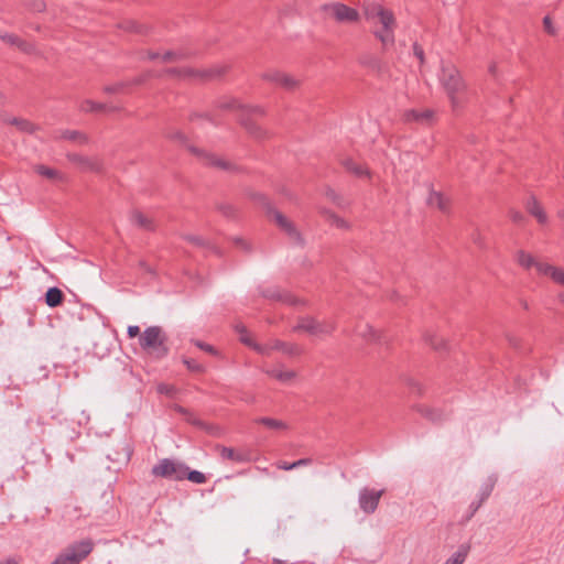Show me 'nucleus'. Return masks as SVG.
<instances>
[{"label": "nucleus", "instance_id": "1", "mask_svg": "<svg viewBox=\"0 0 564 564\" xmlns=\"http://www.w3.org/2000/svg\"><path fill=\"white\" fill-rule=\"evenodd\" d=\"M440 80L449 99L453 111L462 110L470 98V91L458 69L453 65H443Z\"/></svg>", "mask_w": 564, "mask_h": 564}, {"label": "nucleus", "instance_id": "2", "mask_svg": "<svg viewBox=\"0 0 564 564\" xmlns=\"http://www.w3.org/2000/svg\"><path fill=\"white\" fill-rule=\"evenodd\" d=\"M140 346L150 356L154 358H163L167 355L166 336L159 326L148 327L139 338Z\"/></svg>", "mask_w": 564, "mask_h": 564}, {"label": "nucleus", "instance_id": "3", "mask_svg": "<svg viewBox=\"0 0 564 564\" xmlns=\"http://www.w3.org/2000/svg\"><path fill=\"white\" fill-rule=\"evenodd\" d=\"M94 550V542L84 539L65 547L51 564H78Z\"/></svg>", "mask_w": 564, "mask_h": 564}, {"label": "nucleus", "instance_id": "4", "mask_svg": "<svg viewBox=\"0 0 564 564\" xmlns=\"http://www.w3.org/2000/svg\"><path fill=\"white\" fill-rule=\"evenodd\" d=\"M170 74L177 75L184 78H197L200 80L220 78L226 72V65H215L206 69H195L191 67L171 68L167 70Z\"/></svg>", "mask_w": 564, "mask_h": 564}, {"label": "nucleus", "instance_id": "5", "mask_svg": "<svg viewBox=\"0 0 564 564\" xmlns=\"http://www.w3.org/2000/svg\"><path fill=\"white\" fill-rule=\"evenodd\" d=\"M187 474V466L176 463L169 458L161 459L152 468V475L155 477L183 480Z\"/></svg>", "mask_w": 564, "mask_h": 564}, {"label": "nucleus", "instance_id": "6", "mask_svg": "<svg viewBox=\"0 0 564 564\" xmlns=\"http://www.w3.org/2000/svg\"><path fill=\"white\" fill-rule=\"evenodd\" d=\"M335 328L332 322H319L314 317H301L293 327V332H305L312 336H323L330 334Z\"/></svg>", "mask_w": 564, "mask_h": 564}, {"label": "nucleus", "instance_id": "7", "mask_svg": "<svg viewBox=\"0 0 564 564\" xmlns=\"http://www.w3.org/2000/svg\"><path fill=\"white\" fill-rule=\"evenodd\" d=\"M273 351H281L289 357H296L303 352V349L295 343H286L280 339H271L261 344V347H257V352L263 356H270Z\"/></svg>", "mask_w": 564, "mask_h": 564}, {"label": "nucleus", "instance_id": "8", "mask_svg": "<svg viewBox=\"0 0 564 564\" xmlns=\"http://www.w3.org/2000/svg\"><path fill=\"white\" fill-rule=\"evenodd\" d=\"M321 9L324 12L330 13L340 23H351L359 20V13L356 9L340 2L326 3Z\"/></svg>", "mask_w": 564, "mask_h": 564}, {"label": "nucleus", "instance_id": "9", "mask_svg": "<svg viewBox=\"0 0 564 564\" xmlns=\"http://www.w3.org/2000/svg\"><path fill=\"white\" fill-rule=\"evenodd\" d=\"M383 494L384 490L362 488L358 498L360 509L367 514L373 513Z\"/></svg>", "mask_w": 564, "mask_h": 564}, {"label": "nucleus", "instance_id": "10", "mask_svg": "<svg viewBox=\"0 0 564 564\" xmlns=\"http://www.w3.org/2000/svg\"><path fill=\"white\" fill-rule=\"evenodd\" d=\"M262 77L263 79L281 86L286 90H294L300 85V80L297 78L280 70H268Z\"/></svg>", "mask_w": 564, "mask_h": 564}, {"label": "nucleus", "instance_id": "11", "mask_svg": "<svg viewBox=\"0 0 564 564\" xmlns=\"http://www.w3.org/2000/svg\"><path fill=\"white\" fill-rule=\"evenodd\" d=\"M378 20L382 24V30L376 33L377 37L383 45L392 44L394 28V18L392 12L384 9Z\"/></svg>", "mask_w": 564, "mask_h": 564}, {"label": "nucleus", "instance_id": "12", "mask_svg": "<svg viewBox=\"0 0 564 564\" xmlns=\"http://www.w3.org/2000/svg\"><path fill=\"white\" fill-rule=\"evenodd\" d=\"M189 149L193 153H195L202 160L203 163H205L207 165H212V166L218 167L220 170H230L231 169V164L223 158H218L214 154L207 153V152L196 149V148H189Z\"/></svg>", "mask_w": 564, "mask_h": 564}, {"label": "nucleus", "instance_id": "13", "mask_svg": "<svg viewBox=\"0 0 564 564\" xmlns=\"http://www.w3.org/2000/svg\"><path fill=\"white\" fill-rule=\"evenodd\" d=\"M67 158L83 171L97 172L101 166L100 162L95 158H88L77 153H69Z\"/></svg>", "mask_w": 564, "mask_h": 564}, {"label": "nucleus", "instance_id": "14", "mask_svg": "<svg viewBox=\"0 0 564 564\" xmlns=\"http://www.w3.org/2000/svg\"><path fill=\"white\" fill-rule=\"evenodd\" d=\"M274 220L276 225L289 235V237L296 243H302L300 232L294 227L293 223L284 217L281 213L274 212Z\"/></svg>", "mask_w": 564, "mask_h": 564}, {"label": "nucleus", "instance_id": "15", "mask_svg": "<svg viewBox=\"0 0 564 564\" xmlns=\"http://www.w3.org/2000/svg\"><path fill=\"white\" fill-rule=\"evenodd\" d=\"M434 112L430 109L415 110L411 109L404 112L403 119L405 122H417L421 124H429L433 119Z\"/></svg>", "mask_w": 564, "mask_h": 564}, {"label": "nucleus", "instance_id": "16", "mask_svg": "<svg viewBox=\"0 0 564 564\" xmlns=\"http://www.w3.org/2000/svg\"><path fill=\"white\" fill-rule=\"evenodd\" d=\"M0 39L9 45L17 46L24 53L31 54L35 51L34 46L31 43H28L14 34H0Z\"/></svg>", "mask_w": 564, "mask_h": 564}, {"label": "nucleus", "instance_id": "17", "mask_svg": "<svg viewBox=\"0 0 564 564\" xmlns=\"http://www.w3.org/2000/svg\"><path fill=\"white\" fill-rule=\"evenodd\" d=\"M131 221L140 229L152 231L155 229L154 220L141 212L134 210L131 214Z\"/></svg>", "mask_w": 564, "mask_h": 564}, {"label": "nucleus", "instance_id": "18", "mask_svg": "<svg viewBox=\"0 0 564 564\" xmlns=\"http://www.w3.org/2000/svg\"><path fill=\"white\" fill-rule=\"evenodd\" d=\"M356 334L367 341L381 343V335L368 324H359L356 327Z\"/></svg>", "mask_w": 564, "mask_h": 564}, {"label": "nucleus", "instance_id": "19", "mask_svg": "<svg viewBox=\"0 0 564 564\" xmlns=\"http://www.w3.org/2000/svg\"><path fill=\"white\" fill-rule=\"evenodd\" d=\"M217 451L223 459H227L235 463L248 462V457L245 454L239 453L231 447L217 446Z\"/></svg>", "mask_w": 564, "mask_h": 564}, {"label": "nucleus", "instance_id": "20", "mask_svg": "<svg viewBox=\"0 0 564 564\" xmlns=\"http://www.w3.org/2000/svg\"><path fill=\"white\" fill-rule=\"evenodd\" d=\"M341 164L348 172L352 173L358 177L370 176V172L365 165L355 162L350 158L344 159L341 161Z\"/></svg>", "mask_w": 564, "mask_h": 564}, {"label": "nucleus", "instance_id": "21", "mask_svg": "<svg viewBox=\"0 0 564 564\" xmlns=\"http://www.w3.org/2000/svg\"><path fill=\"white\" fill-rule=\"evenodd\" d=\"M417 411L423 416H425L426 419H429L430 421H432L434 423H440L446 419V414L442 410L436 409V408H431L427 405H420L417 408Z\"/></svg>", "mask_w": 564, "mask_h": 564}, {"label": "nucleus", "instance_id": "22", "mask_svg": "<svg viewBox=\"0 0 564 564\" xmlns=\"http://www.w3.org/2000/svg\"><path fill=\"white\" fill-rule=\"evenodd\" d=\"M427 204L436 207L442 212H447L449 203L448 199L440 192L431 191L427 197Z\"/></svg>", "mask_w": 564, "mask_h": 564}, {"label": "nucleus", "instance_id": "23", "mask_svg": "<svg viewBox=\"0 0 564 564\" xmlns=\"http://www.w3.org/2000/svg\"><path fill=\"white\" fill-rule=\"evenodd\" d=\"M527 209L528 212L536 218V220L540 223V224H545L546 220H547V217H546V214L544 212V209L542 208V206L539 204V202L534 198V197H531L528 203H527Z\"/></svg>", "mask_w": 564, "mask_h": 564}, {"label": "nucleus", "instance_id": "24", "mask_svg": "<svg viewBox=\"0 0 564 564\" xmlns=\"http://www.w3.org/2000/svg\"><path fill=\"white\" fill-rule=\"evenodd\" d=\"M268 376L279 380L280 382L286 383L295 379L296 372L293 370H282V369H264L263 370Z\"/></svg>", "mask_w": 564, "mask_h": 564}, {"label": "nucleus", "instance_id": "25", "mask_svg": "<svg viewBox=\"0 0 564 564\" xmlns=\"http://www.w3.org/2000/svg\"><path fill=\"white\" fill-rule=\"evenodd\" d=\"M64 294L63 292L56 288H50L45 293V303L50 307H57L63 303Z\"/></svg>", "mask_w": 564, "mask_h": 564}, {"label": "nucleus", "instance_id": "26", "mask_svg": "<svg viewBox=\"0 0 564 564\" xmlns=\"http://www.w3.org/2000/svg\"><path fill=\"white\" fill-rule=\"evenodd\" d=\"M79 108L84 112H102L113 110V108L108 107L106 104L96 102L90 99L82 101Z\"/></svg>", "mask_w": 564, "mask_h": 564}, {"label": "nucleus", "instance_id": "27", "mask_svg": "<svg viewBox=\"0 0 564 564\" xmlns=\"http://www.w3.org/2000/svg\"><path fill=\"white\" fill-rule=\"evenodd\" d=\"M148 75L139 76L134 78L132 82H121L116 85H110L105 87V91L108 94H118L121 93L129 85H139L142 84Z\"/></svg>", "mask_w": 564, "mask_h": 564}, {"label": "nucleus", "instance_id": "28", "mask_svg": "<svg viewBox=\"0 0 564 564\" xmlns=\"http://www.w3.org/2000/svg\"><path fill=\"white\" fill-rule=\"evenodd\" d=\"M322 214L325 216L326 220L332 226H335L336 228H339V229H349L350 228L349 224L344 218L336 215L335 213H333L328 209H323Z\"/></svg>", "mask_w": 564, "mask_h": 564}, {"label": "nucleus", "instance_id": "29", "mask_svg": "<svg viewBox=\"0 0 564 564\" xmlns=\"http://www.w3.org/2000/svg\"><path fill=\"white\" fill-rule=\"evenodd\" d=\"M468 544L459 545L458 550L445 562V564H463L469 553Z\"/></svg>", "mask_w": 564, "mask_h": 564}, {"label": "nucleus", "instance_id": "30", "mask_svg": "<svg viewBox=\"0 0 564 564\" xmlns=\"http://www.w3.org/2000/svg\"><path fill=\"white\" fill-rule=\"evenodd\" d=\"M256 423L262 424V425L267 426L270 430L280 431V430H286L288 429V424L284 421L272 419V417H265V416L259 417V419L256 420Z\"/></svg>", "mask_w": 564, "mask_h": 564}, {"label": "nucleus", "instance_id": "31", "mask_svg": "<svg viewBox=\"0 0 564 564\" xmlns=\"http://www.w3.org/2000/svg\"><path fill=\"white\" fill-rule=\"evenodd\" d=\"M34 170L37 174H40L41 176L46 177L48 180H53V181H62L63 180V175L57 170L51 169L48 166L40 164V165H36L34 167Z\"/></svg>", "mask_w": 564, "mask_h": 564}, {"label": "nucleus", "instance_id": "32", "mask_svg": "<svg viewBox=\"0 0 564 564\" xmlns=\"http://www.w3.org/2000/svg\"><path fill=\"white\" fill-rule=\"evenodd\" d=\"M236 330L240 334V341L246 346L252 348L257 351V347H261V344L256 343L251 336L248 334L246 327L243 325H237Z\"/></svg>", "mask_w": 564, "mask_h": 564}, {"label": "nucleus", "instance_id": "33", "mask_svg": "<svg viewBox=\"0 0 564 564\" xmlns=\"http://www.w3.org/2000/svg\"><path fill=\"white\" fill-rule=\"evenodd\" d=\"M517 262L522 268L530 269L532 267H535L536 260L533 258L532 254H530L523 250H520L517 252Z\"/></svg>", "mask_w": 564, "mask_h": 564}, {"label": "nucleus", "instance_id": "34", "mask_svg": "<svg viewBox=\"0 0 564 564\" xmlns=\"http://www.w3.org/2000/svg\"><path fill=\"white\" fill-rule=\"evenodd\" d=\"M263 296L272 300L291 303V296L289 294L281 293L278 289H268L267 291H263Z\"/></svg>", "mask_w": 564, "mask_h": 564}, {"label": "nucleus", "instance_id": "35", "mask_svg": "<svg viewBox=\"0 0 564 564\" xmlns=\"http://www.w3.org/2000/svg\"><path fill=\"white\" fill-rule=\"evenodd\" d=\"M242 124L246 127L247 131L257 139L263 138L265 135V131L254 122L242 120Z\"/></svg>", "mask_w": 564, "mask_h": 564}, {"label": "nucleus", "instance_id": "36", "mask_svg": "<svg viewBox=\"0 0 564 564\" xmlns=\"http://www.w3.org/2000/svg\"><path fill=\"white\" fill-rule=\"evenodd\" d=\"M383 10L384 8H382L380 4L372 3L365 8V14L367 19L373 20L378 19Z\"/></svg>", "mask_w": 564, "mask_h": 564}, {"label": "nucleus", "instance_id": "37", "mask_svg": "<svg viewBox=\"0 0 564 564\" xmlns=\"http://www.w3.org/2000/svg\"><path fill=\"white\" fill-rule=\"evenodd\" d=\"M9 122L11 124L15 126L21 131H24V132H32L33 131V124L30 121L25 120V119L13 118Z\"/></svg>", "mask_w": 564, "mask_h": 564}, {"label": "nucleus", "instance_id": "38", "mask_svg": "<svg viewBox=\"0 0 564 564\" xmlns=\"http://www.w3.org/2000/svg\"><path fill=\"white\" fill-rule=\"evenodd\" d=\"M189 481L194 484H205L206 482V476L198 471V470H189L187 468V474L185 476Z\"/></svg>", "mask_w": 564, "mask_h": 564}, {"label": "nucleus", "instance_id": "39", "mask_svg": "<svg viewBox=\"0 0 564 564\" xmlns=\"http://www.w3.org/2000/svg\"><path fill=\"white\" fill-rule=\"evenodd\" d=\"M536 271L542 274V275H547L550 278H552V272L553 270L555 269L554 265L552 264H549V263H543V262H538L535 263V267Z\"/></svg>", "mask_w": 564, "mask_h": 564}, {"label": "nucleus", "instance_id": "40", "mask_svg": "<svg viewBox=\"0 0 564 564\" xmlns=\"http://www.w3.org/2000/svg\"><path fill=\"white\" fill-rule=\"evenodd\" d=\"M165 135L170 140L177 141V142L183 143V144L186 143V137L180 130H169V131H166Z\"/></svg>", "mask_w": 564, "mask_h": 564}, {"label": "nucleus", "instance_id": "41", "mask_svg": "<svg viewBox=\"0 0 564 564\" xmlns=\"http://www.w3.org/2000/svg\"><path fill=\"white\" fill-rule=\"evenodd\" d=\"M63 137L78 143H85L87 141V138L78 131H66Z\"/></svg>", "mask_w": 564, "mask_h": 564}, {"label": "nucleus", "instance_id": "42", "mask_svg": "<svg viewBox=\"0 0 564 564\" xmlns=\"http://www.w3.org/2000/svg\"><path fill=\"white\" fill-rule=\"evenodd\" d=\"M183 362L186 365L187 369L193 372H203L205 370V368L194 359L185 358Z\"/></svg>", "mask_w": 564, "mask_h": 564}, {"label": "nucleus", "instance_id": "43", "mask_svg": "<svg viewBox=\"0 0 564 564\" xmlns=\"http://www.w3.org/2000/svg\"><path fill=\"white\" fill-rule=\"evenodd\" d=\"M425 340L434 348V349H443L446 347L445 341L442 338H438L437 336H429L425 338Z\"/></svg>", "mask_w": 564, "mask_h": 564}, {"label": "nucleus", "instance_id": "44", "mask_svg": "<svg viewBox=\"0 0 564 564\" xmlns=\"http://www.w3.org/2000/svg\"><path fill=\"white\" fill-rule=\"evenodd\" d=\"M325 194H326L327 198H329L337 206L344 207V200L334 189L328 188Z\"/></svg>", "mask_w": 564, "mask_h": 564}, {"label": "nucleus", "instance_id": "45", "mask_svg": "<svg viewBox=\"0 0 564 564\" xmlns=\"http://www.w3.org/2000/svg\"><path fill=\"white\" fill-rule=\"evenodd\" d=\"M176 410H177L181 414H183V415L185 416V419H186L189 423H192V424H194V425H197V426H200V425H202V422H200L198 419H195V417L193 416V414H191L186 409H184V408H182V406H177V408H176Z\"/></svg>", "mask_w": 564, "mask_h": 564}, {"label": "nucleus", "instance_id": "46", "mask_svg": "<svg viewBox=\"0 0 564 564\" xmlns=\"http://www.w3.org/2000/svg\"><path fill=\"white\" fill-rule=\"evenodd\" d=\"M551 279L557 284L564 285V269L555 267Z\"/></svg>", "mask_w": 564, "mask_h": 564}, {"label": "nucleus", "instance_id": "47", "mask_svg": "<svg viewBox=\"0 0 564 564\" xmlns=\"http://www.w3.org/2000/svg\"><path fill=\"white\" fill-rule=\"evenodd\" d=\"M175 391H176L175 387H173L171 384L160 383L158 386V392L161 394H166V395L172 397L175 393Z\"/></svg>", "mask_w": 564, "mask_h": 564}, {"label": "nucleus", "instance_id": "48", "mask_svg": "<svg viewBox=\"0 0 564 564\" xmlns=\"http://www.w3.org/2000/svg\"><path fill=\"white\" fill-rule=\"evenodd\" d=\"M218 208L221 212V214L225 215L226 217H232L236 214L234 206H231L230 204H221L219 205Z\"/></svg>", "mask_w": 564, "mask_h": 564}, {"label": "nucleus", "instance_id": "49", "mask_svg": "<svg viewBox=\"0 0 564 564\" xmlns=\"http://www.w3.org/2000/svg\"><path fill=\"white\" fill-rule=\"evenodd\" d=\"M543 25H544V30L551 34V35H554L555 34V28L553 26V23H552V20L549 15L544 17L543 19Z\"/></svg>", "mask_w": 564, "mask_h": 564}, {"label": "nucleus", "instance_id": "50", "mask_svg": "<svg viewBox=\"0 0 564 564\" xmlns=\"http://www.w3.org/2000/svg\"><path fill=\"white\" fill-rule=\"evenodd\" d=\"M194 344L202 350H205L206 352H209L212 355L217 354L216 349L212 345H208V344H205V343L198 341V340H195Z\"/></svg>", "mask_w": 564, "mask_h": 564}, {"label": "nucleus", "instance_id": "51", "mask_svg": "<svg viewBox=\"0 0 564 564\" xmlns=\"http://www.w3.org/2000/svg\"><path fill=\"white\" fill-rule=\"evenodd\" d=\"M181 55L174 51H166L163 55H162V59L164 62H173V61H176Z\"/></svg>", "mask_w": 564, "mask_h": 564}, {"label": "nucleus", "instance_id": "52", "mask_svg": "<svg viewBox=\"0 0 564 564\" xmlns=\"http://www.w3.org/2000/svg\"><path fill=\"white\" fill-rule=\"evenodd\" d=\"M492 491V485H486V487L481 490L480 494V501L485 502V500L490 496Z\"/></svg>", "mask_w": 564, "mask_h": 564}, {"label": "nucleus", "instance_id": "53", "mask_svg": "<svg viewBox=\"0 0 564 564\" xmlns=\"http://www.w3.org/2000/svg\"><path fill=\"white\" fill-rule=\"evenodd\" d=\"M413 52H414V55L420 59L421 63L424 62V51L423 48L417 45V44H414L413 45Z\"/></svg>", "mask_w": 564, "mask_h": 564}, {"label": "nucleus", "instance_id": "54", "mask_svg": "<svg viewBox=\"0 0 564 564\" xmlns=\"http://www.w3.org/2000/svg\"><path fill=\"white\" fill-rule=\"evenodd\" d=\"M127 332L130 338H134L140 335V328L137 325H130Z\"/></svg>", "mask_w": 564, "mask_h": 564}, {"label": "nucleus", "instance_id": "55", "mask_svg": "<svg viewBox=\"0 0 564 564\" xmlns=\"http://www.w3.org/2000/svg\"><path fill=\"white\" fill-rule=\"evenodd\" d=\"M312 463V459L311 458H301L296 462H293L292 463V467L297 468V467H302V466H308L310 464Z\"/></svg>", "mask_w": 564, "mask_h": 564}, {"label": "nucleus", "instance_id": "56", "mask_svg": "<svg viewBox=\"0 0 564 564\" xmlns=\"http://www.w3.org/2000/svg\"><path fill=\"white\" fill-rule=\"evenodd\" d=\"M484 502H481L480 500L478 502H471L470 506H469V509H470V513L467 518V520H469L476 512L477 510L480 508V506L482 505Z\"/></svg>", "mask_w": 564, "mask_h": 564}, {"label": "nucleus", "instance_id": "57", "mask_svg": "<svg viewBox=\"0 0 564 564\" xmlns=\"http://www.w3.org/2000/svg\"><path fill=\"white\" fill-rule=\"evenodd\" d=\"M276 467L279 469H282V470H292V469H294V467H292V463H288V462H279L276 464Z\"/></svg>", "mask_w": 564, "mask_h": 564}, {"label": "nucleus", "instance_id": "58", "mask_svg": "<svg viewBox=\"0 0 564 564\" xmlns=\"http://www.w3.org/2000/svg\"><path fill=\"white\" fill-rule=\"evenodd\" d=\"M186 239L194 243V245H197V246H203L204 245V241L200 237H196V236H187Z\"/></svg>", "mask_w": 564, "mask_h": 564}, {"label": "nucleus", "instance_id": "59", "mask_svg": "<svg viewBox=\"0 0 564 564\" xmlns=\"http://www.w3.org/2000/svg\"><path fill=\"white\" fill-rule=\"evenodd\" d=\"M510 216H511V219L518 224L521 223L524 218V216L519 212H511Z\"/></svg>", "mask_w": 564, "mask_h": 564}, {"label": "nucleus", "instance_id": "60", "mask_svg": "<svg viewBox=\"0 0 564 564\" xmlns=\"http://www.w3.org/2000/svg\"><path fill=\"white\" fill-rule=\"evenodd\" d=\"M44 8H45V4L42 0H37L33 4V10L39 11V12L42 11Z\"/></svg>", "mask_w": 564, "mask_h": 564}, {"label": "nucleus", "instance_id": "61", "mask_svg": "<svg viewBox=\"0 0 564 564\" xmlns=\"http://www.w3.org/2000/svg\"><path fill=\"white\" fill-rule=\"evenodd\" d=\"M235 243L237 246L241 247L242 249H246V250L248 249V245L242 238L235 239Z\"/></svg>", "mask_w": 564, "mask_h": 564}, {"label": "nucleus", "instance_id": "62", "mask_svg": "<svg viewBox=\"0 0 564 564\" xmlns=\"http://www.w3.org/2000/svg\"><path fill=\"white\" fill-rule=\"evenodd\" d=\"M249 111H251L252 113H256V115H263L264 113L263 109L260 108V107L249 108Z\"/></svg>", "mask_w": 564, "mask_h": 564}, {"label": "nucleus", "instance_id": "63", "mask_svg": "<svg viewBox=\"0 0 564 564\" xmlns=\"http://www.w3.org/2000/svg\"><path fill=\"white\" fill-rule=\"evenodd\" d=\"M0 564H19V561L14 557L7 558L4 562H0Z\"/></svg>", "mask_w": 564, "mask_h": 564}, {"label": "nucleus", "instance_id": "64", "mask_svg": "<svg viewBox=\"0 0 564 564\" xmlns=\"http://www.w3.org/2000/svg\"><path fill=\"white\" fill-rule=\"evenodd\" d=\"M160 56H161V55H160L158 52H149V54H148V57H149L150 59H156V58H159Z\"/></svg>", "mask_w": 564, "mask_h": 564}]
</instances>
